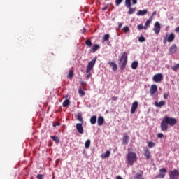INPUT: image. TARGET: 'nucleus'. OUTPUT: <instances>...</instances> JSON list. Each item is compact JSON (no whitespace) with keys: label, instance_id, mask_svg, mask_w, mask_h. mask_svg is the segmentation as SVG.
Listing matches in <instances>:
<instances>
[{"label":"nucleus","instance_id":"f257e3e1","mask_svg":"<svg viewBox=\"0 0 179 179\" xmlns=\"http://www.w3.org/2000/svg\"><path fill=\"white\" fill-rule=\"evenodd\" d=\"M177 124V119L173 117H169V116H164L161 122V129L163 131H167L169 125L171 127H174Z\"/></svg>","mask_w":179,"mask_h":179},{"label":"nucleus","instance_id":"f03ea898","mask_svg":"<svg viewBox=\"0 0 179 179\" xmlns=\"http://www.w3.org/2000/svg\"><path fill=\"white\" fill-rule=\"evenodd\" d=\"M128 62V53L124 52L121 57L118 59V64L120 66L121 71H124L127 68V64Z\"/></svg>","mask_w":179,"mask_h":179},{"label":"nucleus","instance_id":"7ed1b4c3","mask_svg":"<svg viewBox=\"0 0 179 179\" xmlns=\"http://www.w3.org/2000/svg\"><path fill=\"white\" fill-rule=\"evenodd\" d=\"M136 161V153L129 152L127 154V162L130 166H132Z\"/></svg>","mask_w":179,"mask_h":179},{"label":"nucleus","instance_id":"20e7f679","mask_svg":"<svg viewBox=\"0 0 179 179\" xmlns=\"http://www.w3.org/2000/svg\"><path fill=\"white\" fill-rule=\"evenodd\" d=\"M96 59L94 58L90 62H89L87 66V69L85 71L86 73H90V72L92 71V69H93L94 65H96Z\"/></svg>","mask_w":179,"mask_h":179},{"label":"nucleus","instance_id":"39448f33","mask_svg":"<svg viewBox=\"0 0 179 179\" xmlns=\"http://www.w3.org/2000/svg\"><path fill=\"white\" fill-rule=\"evenodd\" d=\"M125 6L129 8L128 13L129 15H132L136 10V8H131V0H125Z\"/></svg>","mask_w":179,"mask_h":179},{"label":"nucleus","instance_id":"423d86ee","mask_svg":"<svg viewBox=\"0 0 179 179\" xmlns=\"http://www.w3.org/2000/svg\"><path fill=\"white\" fill-rule=\"evenodd\" d=\"M169 176V179H178L179 176L178 170L173 169V171H170Z\"/></svg>","mask_w":179,"mask_h":179},{"label":"nucleus","instance_id":"0eeeda50","mask_svg":"<svg viewBox=\"0 0 179 179\" xmlns=\"http://www.w3.org/2000/svg\"><path fill=\"white\" fill-rule=\"evenodd\" d=\"M162 80H163V74L160 73L154 75L152 78V80L154 82H156V83H160V82H162Z\"/></svg>","mask_w":179,"mask_h":179},{"label":"nucleus","instance_id":"6e6552de","mask_svg":"<svg viewBox=\"0 0 179 179\" xmlns=\"http://www.w3.org/2000/svg\"><path fill=\"white\" fill-rule=\"evenodd\" d=\"M174 38H176V36L174 35V34L171 33L168 37H165L164 40V43H171V41H173L174 40Z\"/></svg>","mask_w":179,"mask_h":179},{"label":"nucleus","instance_id":"1a4fd4ad","mask_svg":"<svg viewBox=\"0 0 179 179\" xmlns=\"http://www.w3.org/2000/svg\"><path fill=\"white\" fill-rule=\"evenodd\" d=\"M154 31L156 34H159L160 33V23L159 22H156L154 25Z\"/></svg>","mask_w":179,"mask_h":179},{"label":"nucleus","instance_id":"9d476101","mask_svg":"<svg viewBox=\"0 0 179 179\" xmlns=\"http://www.w3.org/2000/svg\"><path fill=\"white\" fill-rule=\"evenodd\" d=\"M157 92V85H151L150 89V96H153V94H155V93H156Z\"/></svg>","mask_w":179,"mask_h":179},{"label":"nucleus","instance_id":"9b49d317","mask_svg":"<svg viewBox=\"0 0 179 179\" xmlns=\"http://www.w3.org/2000/svg\"><path fill=\"white\" fill-rule=\"evenodd\" d=\"M163 173H167V169H166V168H162L159 169V174L158 175L159 178H164L166 174Z\"/></svg>","mask_w":179,"mask_h":179},{"label":"nucleus","instance_id":"f8f14e48","mask_svg":"<svg viewBox=\"0 0 179 179\" xmlns=\"http://www.w3.org/2000/svg\"><path fill=\"white\" fill-rule=\"evenodd\" d=\"M137 108H138V101H136L132 103L131 113L134 114V113H135V111H136Z\"/></svg>","mask_w":179,"mask_h":179},{"label":"nucleus","instance_id":"ddd939ff","mask_svg":"<svg viewBox=\"0 0 179 179\" xmlns=\"http://www.w3.org/2000/svg\"><path fill=\"white\" fill-rule=\"evenodd\" d=\"M144 156L146 158L147 160H149L150 159V151L148 148H144Z\"/></svg>","mask_w":179,"mask_h":179},{"label":"nucleus","instance_id":"4468645a","mask_svg":"<svg viewBox=\"0 0 179 179\" xmlns=\"http://www.w3.org/2000/svg\"><path fill=\"white\" fill-rule=\"evenodd\" d=\"M155 106L157 108H160L163 107V106H166V101H161L159 102L155 101Z\"/></svg>","mask_w":179,"mask_h":179},{"label":"nucleus","instance_id":"2eb2a0df","mask_svg":"<svg viewBox=\"0 0 179 179\" xmlns=\"http://www.w3.org/2000/svg\"><path fill=\"white\" fill-rule=\"evenodd\" d=\"M169 52L171 54H176V52H177V45H172L171 47L169 48Z\"/></svg>","mask_w":179,"mask_h":179},{"label":"nucleus","instance_id":"dca6fc26","mask_svg":"<svg viewBox=\"0 0 179 179\" xmlns=\"http://www.w3.org/2000/svg\"><path fill=\"white\" fill-rule=\"evenodd\" d=\"M76 129L79 134H83V127L82 126V123L76 124Z\"/></svg>","mask_w":179,"mask_h":179},{"label":"nucleus","instance_id":"f3484780","mask_svg":"<svg viewBox=\"0 0 179 179\" xmlns=\"http://www.w3.org/2000/svg\"><path fill=\"white\" fill-rule=\"evenodd\" d=\"M110 155H111V152L106 150L105 153L101 155V159H107V157H110Z\"/></svg>","mask_w":179,"mask_h":179},{"label":"nucleus","instance_id":"a211bd4d","mask_svg":"<svg viewBox=\"0 0 179 179\" xmlns=\"http://www.w3.org/2000/svg\"><path fill=\"white\" fill-rule=\"evenodd\" d=\"M148 13V10H140L137 12L136 15L137 16H145Z\"/></svg>","mask_w":179,"mask_h":179},{"label":"nucleus","instance_id":"6ab92c4d","mask_svg":"<svg viewBox=\"0 0 179 179\" xmlns=\"http://www.w3.org/2000/svg\"><path fill=\"white\" fill-rule=\"evenodd\" d=\"M103 122H104V117H103V116L99 117L97 120V124L99 127H101Z\"/></svg>","mask_w":179,"mask_h":179},{"label":"nucleus","instance_id":"aec40b11","mask_svg":"<svg viewBox=\"0 0 179 179\" xmlns=\"http://www.w3.org/2000/svg\"><path fill=\"white\" fill-rule=\"evenodd\" d=\"M108 65L113 67V71H117L118 69V67L117 66V64L113 62H108Z\"/></svg>","mask_w":179,"mask_h":179},{"label":"nucleus","instance_id":"412c9836","mask_svg":"<svg viewBox=\"0 0 179 179\" xmlns=\"http://www.w3.org/2000/svg\"><path fill=\"white\" fill-rule=\"evenodd\" d=\"M99 48H100V45L99 44L94 45L91 49V52H96Z\"/></svg>","mask_w":179,"mask_h":179},{"label":"nucleus","instance_id":"4be33fe9","mask_svg":"<svg viewBox=\"0 0 179 179\" xmlns=\"http://www.w3.org/2000/svg\"><path fill=\"white\" fill-rule=\"evenodd\" d=\"M97 121V117L96 115L92 116L90 118V122L92 125H94Z\"/></svg>","mask_w":179,"mask_h":179},{"label":"nucleus","instance_id":"5701e85b","mask_svg":"<svg viewBox=\"0 0 179 179\" xmlns=\"http://www.w3.org/2000/svg\"><path fill=\"white\" fill-rule=\"evenodd\" d=\"M129 142V136H124V137H123V143H124V145H128Z\"/></svg>","mask_w":179,"mask_h":179},{"label":"nucleus","instance_id":"b1692460","mask_svg":"<svg viewBox=\"0 0 179 179\" xmlns=\"http://www.w3.org/2000/svg\"><path fill=\"white\" fill-rule=\"evenodd\" d=\"M51 138L52 141H54V142H55V143H59V138H58V136H51Z\"/></svg>","mask_w":179,"mask_h":179},{"label":"nucleus","instance_id":"393cba45","mask_svg":"<svg viewBox=\"0 0 179 179\" xmlns=\"http://www.w3.org/2000/svg\"><path fill=\"white\" fill-rule=\"evenodd\" d=\"M108 40H110V34H106L103 37L102 41H108Z\"/></svg>","mask_w":179,"mask_h":179},{"label":"nucleus","instance_id":"a878e982","mask_svg":"<svg viewBox=\"0 0 179 179\" xmlns=\"http://www.w3.org/2000/svg\"><path fill=\"white\" fill-rule=\"evenodd\" d=\"M78 94H80V97H83V96H85V91H83V90H82V87H79L78 89Z\"/></svg>","mask_w":179,"mask_h":179},{"label":"nucleus","instance_id":"bb28decb","mask_svg":"<svg viewBox=\"0 0 179 179\" xmlns=\"http://www.w3.org/2000/svg\"><path fill=\"white\" fill-rule=\"evenodd\" d=\"M153 20V17H150V18L148 20H147V21L145 22V27L148 28V26H149V24H150V22H152Z\"/></svg>","mask_w":179,"mask_h":179},{"label":"nucleus","instance_id":"cd10ccee","mask_svg":"<svg viewBox=\"0 0 179 179\" xmlns=\"http://www.w3.org/2000/svg\"><path fill=\"white\" fill-rule=\"evenodd\" d=\"M131 68H132V69H136V68H138V62L137 61H134L131 63Z\"/></svg>","mask_w":179,"mask_h":179},{"label":"nucleus","instance_id":"c85d7f7f","mask_svg":"<svg viewBox=\"0 0 179 179\" xmlns=\"http://www.w3.org/2000/svg\"><path fill=\"white\" fill-rule=\"evenodd\" d=\"M172 71H174V72H177L179 69V64H176L173 66L171 67Z\"/></svg>","mask_w":179,"mask_h":179},{"label":"nucleus","instance_id":"c756f323","mask_svg":"<svg viewBox=\"0 0 179 179\" xmlns=\"http://www.w3.org/2000/svg\"><path fill=\"white\" fill-rule=\"evenodd\" d=\"M73 73H74L73 70L69 71V74H68V76H67V78H68L69 79H72V78H73Z\"/></svg>","mask_w":179,"mask_h":179},{"label":"nucleus","instance_id":"7c9ffc66","mask_svg":"<svg viewBox=\"0 0 179 179\" xmlns=\"http://www.w3.org/2000/svg\"><path fill=\"white\" fill-rule=\"evenodd\" d=\"M85 148L86 149H89V148H90V139H88L85 141Z\"/></svg>","mask_w":179,"mask_h":179},{"label":"nucleus","instance_id":"2f4dec72","mask_svg":"<svg viewBox=\"0 0 179 179\" xmlns=\"http://www.w3.org/2000/svg\"><path fill=\"white\" fill-rule=\"evenodd\" d=\"M77 120L78 121H80V122H83V118L82 117V114L78 113L77 115Z\"/></svg>","mask_w":179,"mask_h":179},{"label":"nucleus","instance_id":"473e14b6","mask_svg":"<svg viewBox=\"0 0 179 179\" xmlns=\"http://www.w3.org/2000/svg\"><path fill=\"white\" fill-rule=\"evenodd\" d=\"M85 44L87 45V47H92V41L90 39H87L85 41Z\"/></svg>","mask_w":179,"mask_h":179},{"label":"nucleus","instance_id":"72a5a7b5","mask_svg":"<svg viewBox=\"0 0 179 179\" xmlns=\"http://www.w3.org/2000/svg\"><path fill=\"white\" fill-rule=\"evenodd\" d=\"M148 148H155V143L152 142V141H148Z\"/></svg>","mask_w":179,"mask_h":179},{"label":"nucleus","instance_id":"f704fd0d","mask_svg":"<svg viewBox=\"0 0 179 179\" xmlns=\"http://www.w3.org/2000/svg\"><path fill=\"white\" fill-rule=\"evenodd\" d=\"M69 99H66L64 102H63V107H68L69 104Z\"/></svg>","mask_w":179,"mask_h":179},{"label":"nucleus","instance_id":"c9c22d12","mask_svg":"<svg viewBox=\"0 0 179 179\" xmlns=\"http://www.w3.org/2000/svg\"><path fill=\"white\" fill-rule=\"evenodd\" d=\"M124 0H115V5L116 6H120V5H121V3Z\"/></svg>","mask_w":179,"mask_h":179},{"label":"nucleus","instance_id":"e433bc0d","mask_svg":"<svg viewBox=\"0 0 179 179\" xmlns=\"http://www.w3.org/2000/svg\"><path fill=\"white\" fill-rule=\"evenodd\" d=\"M123 31H124V33H128V31H129V27H128V26L124 27Z\"/></svg>","mask_w":179,"mask_h":179},{"label":"nucleus","instance_id":"4c0bfd02","mask_svg":"<svg viewBox=\"0 0 179 179\" xmlns=\"http://www.w3.org/2000/svg\"><path fill=\"white\" fill-rule=\"evenodd\" d=\"M137 29H138L139 30H142L143 29H145V30H146L147 27H143V25L142 24H139L137 26Z\"/></svg>","mask_w":179,"mask_h":179},{"label":"nucleus","instance_id":"58836bf2","mask_svg":"<svg viewBox=\"0 0 179 179\" xmlns=\"http://www.w3.org/2000/svg\"><path fill=\"white\" fill-rule=\"evenodd\" d=\"M138 41H139L140 43H143V41H145V36H141L138 38Z\"/></svg>","mask_w":179,"mask_h":179},{"label":"nucleus","instance_id":"ea45409f","mask_svg":"<svg viewBox=\"0 0 179 179\" xmlns=\"http://www.w3.org/2000/svg\"><path fill=\"white\" fill-rule=\"evenodd\" d=\"M59 125H61V123H59V122H53V127L54 128H55L56 127H59Z\"/></svg>","mask_w":179,"mask_h":179},{"label":"nucleus","instance_id":"a19ab883","mask_svg":"<svg viewBox=\"0 0 179 179\" xmlns=\"http://www.w3.org/2000/svg\"><path fill=\"white\" fill-rule=\"evenodd\" d=\"M36 178L38 179H43L44 178V176H43L42 174H38Z\"/></svg>","mask_w":179,"mask_h":179},{"label":"nucleus","instance_id":"79ce46f5","mask_svg":"<svg viewBox=\"0 0 179 179\" xmlns=\"http://www.w3.org/2000/svg\"><path fill=\"white\" fill-rule=\"evenodd\" d=\"M88 73V75H87L86 76V79L87 80V79H90V76H92V73Z\"/></svg>","mask_w":179,"mask_h":179},{"label":"nucleus","instance_id":"37998d69","mask_svg":"<svg viewBox=\"0 0 179 179\" xmlns=\"http://www.w3.org/2000/svg\"><path fill=\"white\" fill-rule=\"evenodd\" d=\"M133 5H136L138 3V0H131Z\"/></svg>","mask_w":179,"mask_h":179},{"label":"nucleus","instance_id":"c03bdc74","mask_svg":"<svg viewBox=\"0 0 179 179\" xmlns=\"http://www.w3.org/2000/svg\"><path fill=\"white\" fill-rule=\"evenodd\" d=\"M108 8V6H106L102 8V10H103L104 12L105 10H107Z\"/></svg>","mask_w":179,"mask_h":179},{"label":"nucleus","instance_id":"a18cd8bd","mask_svg":"<svg viewBox=\"0 0 179 179\" xmlns=\"http://www.w3.org/2000/svg\"><path fill=\"white\" fill-rule=\"evenodd\" d=\"M83 34H85L86 33V28H83L82 30Z\"/></svg>","mask_w":179,"mask_h":179},{"label":"nucleus","instance_id":"49530a36","mask_svg":"<svg viewBox=\"0 0 179 179\" xmlns=\"http://www.w3.org/2000/svg\"><path fill=\"white\" fill-rule=\"evenodd\" d=\"M80 85H82L83 86H86V83H85L84 81H81Z\"/></svg>","mask_w":179,"mask_h":179},{"label":"nucleus","instance_id":"de8ad7c7","mask_svg":"<svg viewBox=\"0 0 179 179\" xmlns=\"http://www.w3.org/2000/svg\"><path fill=\"white\" fill-rule=\"evenodd\" d=\"M169 97V94H164V99H167Z\"/></svg>","mask_w":179,"mask_h":179},{"label":"nucleus","instance_id":"09e8293b","mask_svg":"<svg viewBox=\"0 0 179 179\" xmlns=\"http://www.w3.org/2000/svg\"><path fill=\"white\" fill-rule=\"evenodd\" d=\"M122 27V24L120 23L118 26V29H121Z\"/></svg>","mask_w":179,"mask_h":179},{"label":"nucleus","instance_id":"8fccbe9b","mask_svg":"<svg viewBox=\"0 0 179 179\" xmlns=\"http://www.w3.org/2000/svg\"><path fill=\"white\" fill-rule=\"evenodd\" d=\"M175 31L178 32L179 31V27H176L175 29Z\"/></svg>","mask_w":179,"mask_h":179},{"label":"nucleus","instance_id":"3c124183","mask_svg":"<svg viewBox=\"0 0 179 179\" xmlns=\"http://www.w3.org/2000/svg\"><path fill=\"white\" fill-rule=\"evenodd\" d=\"M139 177H141V174H137L136 176V178L139 179Z\"/></svg>","mask_w":179,"mask_h":179},{"label":"nucleus","instance_id":"603ef678","mask_svg":"<svg viewBox=\"0 0 179 179\" xmlns=\"http://www.w3.org/2000/svg\"><path fill=\"white\" fill-rule=\"evenodd\" d=\"M156 11H154L153 13H152V16H155V15H156Z\"/></svg>","mask_w":179,"mask_h":179},{"label":"nucleus","instance_id":"864d4df0","mask_svg":"<svg viewBox=\"0 0 179 179\" xmlns=\"http://www.w3.org/2000/svg\"><path fill=\"white\" fill-rule=\"evenodd\" d=\"M158 138H159V139H162V138H163V135H158Z\"/></svg>","mask_w":179,"mask_h":179},{"label":"nucleus","instance_id":"5fc2aeb1","mask_svg":"<svg viewBox=\"0 0 179 179\" xmlns=\"http://www.w3.org/2000/svg\"><path fill=\"white\" fill-rule=\"evenodd\" d=\"M158 135H163V134H162V133H159V134H158Z\"/></svg>","mask_w":179,"mask_h":179},{"label":"nucleus","instance_id":"6e6d98bb","mask_svg":"<svg viewBox=\"0 0 179 179\" xmlns=\"http://www.w3.org/2000/svg\"><path fill=\"white\" fill-rule=\"evenodd\" d=\"M106 1H108V0H106Z\"/></svg>","mask_w":179,"mask_h":179}]
</instances>
